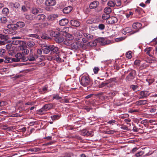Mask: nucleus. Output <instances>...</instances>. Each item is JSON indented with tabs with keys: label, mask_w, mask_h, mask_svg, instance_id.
<instances>
[{
	"label": "nucleus",
	"mask_w": 157,
	"mask_h": 157,
	"mask_svg": "<svg viewBox=\"0 0 157 157\" xmlns=\"http://www.w3.org/2000/svg\"><path fill=\"white\" fill-rule=\"evenodd\" d=\"M15 58H13L14 62H25L27 61L28 59L21 53H17L15 55Z\"/></svg>",
	"instance_id": "2"
},
{
	"label": "nucleus",
	"mask_w": 157,
	"mask_h": 157,
	"mask_svg": "<svg viewBox=\"0 0 157 157\" xmlns=\"http://www.w3.org/2000/svg\"><path fill=\"white\" fill-rule=\"evenodd\" d=\"M130 72L128 75L126 77L125 80L127 81H131L134 79L136 76V71L135 70H131Z\"/></svg>",
	"instance_id": "3"
},
{
	"label": "nucleus",
	"mask_w": 157,
	"mask_h": 157,
	"mask_svg": "<svg viewBox=\"0 0 157 157\" xmlns=\"http://www.w3.org/2000/svg\"><path fill=\"white\" fill-rule=\"evenodd\" d=\"M4 62L5 63H11L14 62L13 58H11L8 56H6L4 58Z\"/></svg>",
	"instance_id": "22"
},
{
	"label": "nucleus",
	"mask_w": 157,
	"mask_h": 157,
	"mask_svg": "<svg viewBox=\"0 0 157 157\" xmlns=\"http://www.w3.org/2000/svg\"><path fill=\"white\" fill-rule=\"evenodd\" d=\"M83 35L88 40H91L94 37L93 35L86 33H84Z\"/></svg>",
	"instance_id": "30"
},
{
	"label": "nucleus",
	"mask_w": 157,
	"mask_h": 157,
	"mask_svg": "<svg viewBox=\"0 0 157 157\" xmlns=\"http://www.w3.org/2000/svg\"><path fill=\"white\" fill-rule=\"evenodd\" d=\"M140 97L139 98V99L144 98L149 95V93L148 91H142L140 93Z\"/></svg>",
	"instance_id": "10"
},
{
	"label": "nucleus",
	"mask_w": 157,
	"mask_h": 157,
	"mask_svg": "<svg viewBox=\"0 0 157 157\" xmlns=\"http://www.w3.org/2000/svg\"><path fill=\"white\" fill-rule=\"evenodd\" d=\"M28 36L37 39H39L40 37L39 35L37 34H30L28 35Z\"/></svg>",
	"instance_id": "44"
},
{
	"label": "nucleus",
	"mask_w": 157,
	"mask_h": 157,
	"mask_svg": "<svg viewBox=\"0 0 157 157\" xmlns=\"http://www.w3.org/2000/svg\"><path fill=\"white\" fill-rule=\"evenodd\" d=\"M26 58L28 59L27 61L29 60L30 61H34L36 60L33 54L32 53H30L28 57H26Z\"/></svg>",
	"instance_id": "32"
},
{
	"label": "nucleus",
	"mask_w": 157,
	"mask_h": 157,
	"mask_svg": "<svg viewBox=\"0 0 157 157\" xmlns=\"http://www.w3.org/2000/svg\"><path fill=\"white\" fill-rule=\"evenodd\" d=\"M107 5L110 7H113L115 6V2L112 1H109L107 3Z\"/></svg>",
	"instance_id": "52"
},
{
	"label": "nucleus",
	"mask_w": 157,
	"mask_h": 157,
	"mask_svg": "<svg viewBox=\"0 0 157 157\" xmlns=\"http://www.w3.org/2000/svg\"><path fill=\"white\" fill-rule=\"evenodd\" d=\"M29 52V51L28 49H23L22 50V53L23 56H24V55H27Z\"/></svg>",
	"instance_id": "62"
},
{
	"label": "nucleus",
	"mask_w": 157,
	"mask_h": 157,
	"mask_svg": "<svg viewBox=\"0 0 157 157\" xmlns=\"http://www.w3.org/2000/svg\"><path fill=\"white\" fill-rule=\"evenodd\" d=\"M53 60H55L58 62H64V60L63 59L62 57L65 58L64 57H62L61 55L59 53H52Z\"/></svg>",
	"instance_id": "4"
},
{
	"label": "nucleus",
	"mask_w": 157,
	"mask_h": 157,
	"mask_svg": "<svg viewBox=\"0 0 157 157\" xmlns=\"http://www.w3.org/2000/svg\"><path fill=\"white\" fill-rule=\"evenodd\" d=\"M63 157H74V155L72 153L66 154L62 156Z\"/></svg>",
	"instance_id": "48"
},
{
	"label": "nucleus",
	"mask_w": 157,
	"mask_h": 157,
	"mask_svg": "<svg viewBox=\"0 0 157 157\" xmlns=\"http://www.w3.org/2000/svg\"><path fill=\"white\" fill-rule=\"evenodd\" d=\"M116 94V92H115L113 91L109 93V97L112 99V98L115 96Z\"/></svg>",
	"instance_id": "59"
},
{
	"label": "nucleus",
	"mask_w": 157,
	"mask_h": 157,
	"mask_svg": "<svg viewBox=\"0 0 157 157\" xmlns=\"http://www.w3.org/2000/svg\"><path fill=\"white\" fill-rule=\"evenodd\" d=\"M98 27L100 30H103L105 28V25L103 24H101L99 25Z\"/></svg>",
	"instance_id": "58"
},
{
	"label": "nucleus",
	"mask_w": 157,
	"mask_h": 157,
	"mask_svg": "<svg viewBox=\"0 0 157 157\" xmlns=\"http://www.w3.org/2000/svg\"><path fill=\"white\" fill-rule=\"evenodd\" d=\"M143 62V61H140L139 60H136L134 62V64L135 65H139L141 63L142 64Z\"/></svg>",
	"instance_id": "61"
},
{
	"label": "nucleus",
	"mask_w": 157,
	"mask_h": 157,
	"mask_svg": "<svg viewBox=\"0 0 157 157\" xmlns=\"http://www.w3.org/2000/svg\"><path fill=\"white\" fill-rule=\"evenodd\" d=\"M46 59L48 60H53L52 53H51L48 56H46Z\"/></svg>",
	"instance_id": "42"
},
{
	"label": "nucleus",
	"mask_w": 157,
	"mask_h": 157,
	"mask_svg": "<svg viewBox=\"0 0 157 157\" xmlns=\"http://www.w3.org/2000/svg\"><path fill=\"white\" fill-rule=\"evenodd\" d=\"M112 11V10L111 8L109 7H107L105 8L104 10V12L105 13H107L109 14Z\"/></svg>",
	"instance_id": "37"
},
{
	"label": "nucleus",
	"mask_w": 157,
	"mask_h": 157,
	"mask_svg": "<svg viewBox=\"0 0 157 157\" xmlns=\"http://www.w3.org/2000/svg\"><path fill=\"white\" fill-rule=\"evenodd\" d=\"M3 32L6 35L8 34H11L13 33L12 32L8 29H4L3 30Z\"/></svg>",
	"instance_id": "43"
},
{
	"label": "nucleus",
	"mask_w": 157,
	"mask_h": 157,
	"mask_svg": "<svg viewBox=\"0 0 157 157\" xmlns=\"http://www.w3.org/2000/svg\"><path fill=\"white\" fill-rule=\"evenodd\" d=\"M80 82L81 85L84 87H86L91 84L90 79L88 76H82L81 78Z\"/></svg>",
	"instance_id": "1"
},
{
	"label": "nucleus",
	"mask_w": 157,
	"mask_h": 157,
	"mask_svg": "<svg viewBox=\"0 0 157 157\" xmlns=\"http://www.w3.org/2000/svg\"><path fill=\"white\" fill-rule=\"evenodd\" d=\"M82 32L81 30L75 31H74V34L76 38H75V40L77 41H79L80 38L82 36Z\"/></svg>",
	"instance_id": "6"
},
{
	"label": "nucleus",
	"mask_w": 157,
	"mask_h": 157,
	"mask_svg": "<svg viewBox=\"0 0 157 157\" xmlns=\"http://www.w3.org/2000/svg\"><path fill=\"white\" fill-rule=\"evenodd\" d=\"M72 9V7L71 6H69L65 8L63 10V12L64 13L67 14L70 13Z\"/></svg>",
	"instance_id": "20"
},
{
	"label": "nucleus",
	"mask_w": 157,
	"mask_h": 157,
	"mask_svg": "<svg viewBox=\"0 0 157 157\" xmlns=\"http://www.w3.org/2000/svg\"><path fill=\"white\" fill-rule=\"evenodd\" d=\"M7 28L8 29L10 30L11 31V30H16L17 29V27L15 26V25L13 24H10L8 25L7 26Z\"/></svg>",
	"instance_id": "21"
},
{
	"label": "nucleus",
	"mask_w": 157,
	"mask_h": 157,
	"mask_svg": "<svg viewBox=\"0 0 157 157\" xmlns=\"http://www.w3.org/2000/svg\"><path fill=\"white\" fill-rule=\"evenodd\" d=\"M69 22L68 20L66 18L62 19L59 21V25L61 26H64Z\"/></svg>",
	"instance_id": "16"
},
{
	"label": "nucleus",
	"mask_w": 157,
	"mask_h": 157,
	"mask_svg": "<svg viewBox=\"0 0 157 157\" xmlns=\"http://www.w3.org/2000/svg\"><path fill=\"white\" fill-rule=\"evenodd\" d=\"M147 100H140L136 101L135 104L137 105H142L147 104Z\"/></svg>",
	"instance_id": "15"
},
{
	"label": "nucleus",
	"mask_w": 157,
	"mask_h": 157,
	"mask_svg": "<svg viewBox=\"0 0 157 157\" xmlns=\"http://www.w3.org/2000/svg\"><path fill=\"white\" fill-rule=\"evenodd\" d=\"M77 43H75V44H71V47L73 49H77L78 48V46L77 45Z\"/></svg>",
	"instance_id": "64"
},
{
	"label": "nucleus",
	"mask_w": 157,
	"mask_h": 157,
	"mask_svg": "<svg viewBox=\"0 0 157 157\" xmlns=\"http://www.w3.org/2000/svg\"><path fill=\"white\" fill-rule=\"evenodd\" d=\"M19 37H12L11 39L13 40H12V44L13 45H18L19 44L21 45V44L23 43V41H22L20 40H17L18 39H20Z\"/></svg>",
	"instance_id": "8"
},
{
	"label": "nucleus",
	"mask_w": 157,
	"mask_h": 157,
	"mask_svg": "<svg viewBox=\"0 0 157 157\" xmlns=\"http://www.w3.org/2000/svg\"><path fill=\"white\" fill-rule=\"evenodd\" d=\"M45 108V110L47 111L48 110L51 109L53 106V104H48L44 105L43 106Z\"/></svg>",
	"instance_id": "25"
},
{
	"label": "nucleus",
	"mask_w": 157,
	"mask_h": 157,
	"mask_svg": "<svg viewBox=\"0 0 157 157\" xmlns=\"http://www.w3.org/2000/svg\"><path fill=\"white\" fill-rule=\"evenodd\" d=\"M152 48L149 47L147 48L144 50V51L146 52V54L150 56V52L152 50Z\"/></svg>",
	"instance_id": "46"
},
{
	"label": "nucleus",
	"mask_w": 157,
	"mask_h": 157,
	"mask_svg": "<svg viewBox=\"0 0 157 157\" xmlns=\"http://www.w3.org/2000/svg\"><path fill=\"white\" fill-rule=\"evenodd\" d=\"M70 23L72 26L78 27L80 25V23L77 20H72L70 21Z\"/></svg>",
	"instance_id": "11"
},
{
	"label": "nucleus",
	"mask_w": 157,
	"mask_h": 157,
	"mask_svg": "<svg viewBox=\"0 0 157 157\" xmlns=\"http://www.w3.org/2000/svg\"><path fill=\"white\" fill-rule=\"evenodd\" d=\"M8 21L7 18L5 17H2L0 18V23L2 24H6Z\"/></svg>",
	"instance_id": "27"
},
{
	"label": "nucleus",
	"mask_w": 157,
	"mask_h": 157,
	"mask_svg": "<svg viewBox=\"0 0 157 157\" xmlns=\"http://www.w3.org/2000/svg\"><path fill=\"white\" fill-rule=\"evenodd\" d=\"M51 51L53 52L52 53H59V48L54 45H51Z\"/></svg>",
	"instance_id": "18"
},
{
	"label": "nucleus",
	"mask_w": 157,
	"mask_h": 157,
	"mask_svg": "<svg viewBox=\"0 0 157 157\" xmlns=\"http://www.w3.org/2000/svg\"><path fill=\"white\" fill-rule=\"evenodd\" d=\"M46 16L43 14H40L36 16L34 19L37 21L42 22L45 21Z\"/></svg>",
	"instance_id": "7"
},
{
	"label": "nucleus",
	"mask_w": 157,
	"mask_h": 157,
	"mask_svg": "<svg viewBox=\"0 0 157 157\" xmlns=\"http://www.w3.org/2000/svg\"><path fill=\"white\" fill-rule=\"evenodd\" d=\"M84 135H85L87 136H93V132H90L87 131H85L84 132Z\"/></svg>",
	"instance_id": "53"
},
{
	"label": "nucleus",
	"mask_w": 157,
	"mask_h": 157,
	"mask_svg": "<svg viewBox=\"0 0 157 157\" xmlns=\"http://www.w3.org/2000/svg\"><path fill=\"white\" fill-rule=\"evenodd\" d=\"M63 34L60 33L59 32H58V31H56V33L54 35V36H53L54 37L55 39H56V37H58L59 36H61V35H63Z\"/></svg>",
	"instance_id": "60"
},
{
	"label": "nucleus",
	"mask_w": 157,
	"mask_h": 157,
	"mask_svg": "<svg viewBox=\"0 0 157 157\" xmlns=\"http://www.w3.org/2000/svg\"><path fill=\"white\" fill-rule=\"evenodd\" d=\"M99 4V2L98 1H94L92 2L90 5V7L91 9L96 8L98 5Z\"/></svg>",
	"instance_id": "17"
},
{
	"label": "nucleus",
	"mask_w": 157,
	"mask_h": 157,
	"mask_svg": "<svg viewBox=\"0 0 157 157\" xmlns=\"http://www.w3.org/2000/svg\"><path fill=\"white\" fill-rule=\"evenodd\" d=\"M58 17L57 15L52 14L49 15L48 17L49 20L51 21L54 20L56 18Z\"/></svg>",
	"instance_id": "36"
},
{
	"label": "nucleus",
	"mask_w": 157,
	"mask_h": 157,
	"mask_svg": "<svg viewBox=\"0 0 157 157\" xmlns=\"http://www.w3.org/2000/svg\"><path fill=\"white\" fill-rule=\"evenodd\" d=\"M43 49L44 53L45 54L48 53L50 51H51V45L45 46Z\"/></svg>",
	"instance_id": "12"
},
{
	"label": "nucleus",
	"mask_w": 157,
	"mask_h": 157,
	"mask_svg": "<svg viewBox=\"0 0 157 157\" xmlns=\"http://www.w3.org/2000/svg\"><path fill=\"white\" fill-rule=\"evenodd\" d=\"M51 117L53 121L58 119L60 118V116L59 115L51 116Z\"/></svg>",
	"instance_id": "47"
},
{
	"label": "nucleus",
	"mask_w": 157,
	"mask_h": 157,
	"mask_svg": "<svg viewBox=\"0 0 157 157\" xmlns=\"http://www.w3.org/2000/svg\"><path fill=\"white\" fill-rule=\"evenodd\" d=\"M69 28L68 27H62L61 30V33L63 34V33H67L68 31Z\"/></svg>",
	"instance_id": "38"
},
{
	"label": "nucleus",
	"mask_w": 157,
	"mask_h": 157,
	"mask_svg": "<svg viewBox=\"0 0 157 157\" xmlns=\"http://www.w3.org/2000/svg\"><path fill=\"white\" fill-rule=\"evenodd\" d=\"M115 4L118 6H120L121 5V0H115Z\"/></svg>",
	"instance_id": "57"
},
{
	"label": "nucleus",
	"mask_w": 157,
	"mask_h": 157,
	"mask_svg": "<svg viewBox=\"0 0 157 157\" xmlns=\"http://www.w3.org/2000/svg\"><path fill=\"white\" fill-rule=\"evenodd\" d=\"M54 40L57 43H61L63 41L64 38L63 37L61 36H59L56 39H54Z\"/></svg>",
	"instance_id": "23"
},
{
	"label": "nucleus",
	"mask_w": 157,
	"mask_h": 157,
	"mask_svg": "<svg viewBox=\"0 0 157 157\" xmlns=\"http://www.w3.org/2000/svg\"><path fill=\"white\" fill-rule=\"evenodd\" d=\"M0 39L2 40L6 41L8 39H10V38L8 35L6 34H0Z\"/></svg>",
	"instance_id": "19"
},
{
	"label": "nucleus",
	"mask_w": 157,
	"mask_h": 157,
	"mask_svg": "<svg viewBox=\"0 0 157 157\" xmlns=\"http://www.w3.org/2000/svg\"><path fill=\"white\" fill-rule=\"evenodd\" d=\"M141 26V24L138 22L134 23L132 25L133 28L136 30L138 29Z\"/></svg>",
	"instance_id": "29"
},
{
	"label": "nucleus",
	"mask_w": 157,
	"mask_h": 157,
	"mask_svg": "<svg viewBox=\"0 0 157 157\" xmlns=\"http://www.w3.org/2000/svg\"><path fill=\"white\" fill-rule=\"evenodd\" d=\"M15 25L17 26L20 28H23L25 25V23L22 21L17 22Z\"/></svg>",
	"instance_id": "31"
},
{
	"label": "nucleus",
	"mask_w": 157,
	"mask_h": 157,
	"mask_svg": "<svg viewBox=\"0 0 157 157\" xmlns=\"http://www.w3.org/2000/svg\"><path fill=\"white\" fill-rule=\"evenodd\" d=\"M117 77L113 78H112L108 80H107V82H108L109 83L110 82H120L121 79H122V78L121 77V78H120L119 79L117 80Z\"/></svg>",
	"instance_id": "26"
},
{
	"label": "nucleus",
	"mask_w": 157,
	"mask_h": 157,
	"mask_svg": "<svg viewBox=\"0 0 157 157\" xmlns=\"http://www.w3.org/2000/svg\"><path fill=\"white\" fill-rule=\"evenodd\" d=\"M63 43L66 45H70L72 44V41L70 40V39H66L63 40Z\"/></svg>",
	"instance_id": "35"
},
{
	"label": "nucleus",
	"mask_w": 157,
	"mask_h": 157,
	"mask_svg": "<svg viewBox=\"0 0 157 157\" xmlns=\"http://www.w3.org/2000/svg\"><path fill=\"white\" fill-rule=\"evenodd\" d=\"M126 57L129 59H130L132 57L131 52V51H129L127 52L126 54Z\"/></svg>",
	"instance_id": "63"
},
{
	"label": "nucleus",
	"mask_w": 157,
	"mask_h": 157,
	"mask_svg": "<svg viewBox=\"0 0 157 157\" xmlns=\"http://www.w3.org/2000/svg\"><path fill=\"white\" fill-rule=\"evenodd\" d=\"M118 20L115 17H110L107 20V22L109 24H115L117 22Z\"/></svg>",
	"instance_id": "9"
},
{
	"label": "nucleus",
	"mask_w": 157,
	"mask_h": 157,
	"mask_svg": "<svg viewBox=\"0 0 157 157\" xmlns=\"http://www.w3.org/2000/svg\"><path fill=\"white\" fill-rule=\"evenodd\" d=\"M48 87L45 86L43 88L40 89V91L41 92V94H44L46 93Z\"/></svg>",
	"instance_id": "39"
},
{
	"label": "nucleus",
	"mask_w": 157,
	"mask_h": 157,
	"mask_svg": "<svg viewBox=\"0 0 157 157\" xmlns=\"http://www.w3.org/2000/svg\"><path fill=\"white\" fill-rule=\"evenodd\" d=\"M2 12L4 14H7L9 13V10L7 8H4L2 10Z\"/></svg>",
	"instance_id": "50"
},
{
	"label": "nucleus",
	"mask_w": 157,
	"mask_h": 157,
	"mask_svg": "<svg viewBox=\"0 0 157 157\" xmlns=\"http://www.w3.org/2000/svg\"><path fill=\"white\" fill-rule=\"evenodd\" d=\"M6 48L8 52L9 55L13 56L14 53V47L13 44H9L6 46Z\"/></svg>",
	"instance_id": "5"
},
{
	"label": "nucleus",
	"mask_w": 157,
	"mask_h": 157,
	"mask_svg": "<svg viewBox=\"0 0 157 157\" xmlns=\"http://www.w3.org/2000/svg\"><path fill=\"white\" fill-rule=\"evenodd\" d=\"M97 40L98 42L101 43L103 45H105L107 44V43L105 42V41L104 38L100 37L98 38Z\"/></svg>",
	"instance_id": "33"
},
{
	"label": "nucleus",
	"mask_w": 157,
	"mask_h": 157,
	"mask_svg": "<svg viewBox=\"0 0 157 157\" xmlns=\"http://www.w3.org/2000/svg\"><path fill=\"white\" fill-rule=\"evenodd\" d=\"M10 4L11 6H13L15 8L17 9H20L21 7L20 4L18 2H16L14 3H11Z\"/></svg>",
	"instance_id": "28"
},
{
	"label": "nucleus",
	"mask_w": 157,
	"mask_h": 157,
	"mask_svg": "<svg viewBox=\"0 0 157 157\" xmlns=\"http://www.w3.org/2000/svg\"><path fill=\"white\" fill-rule=\"evenodd\" d=\"M6 52L5 49L2 48H0V56H4Z\"/></svg>",
	"instance_id": "56"
},
{
	"label": "nucleus",
	"mask_w": 157,
	"mask_h": 157,
	"mask_svg": "<svg viewBox=\"0 0 157 157\" xmlns=\"http://www.w3.org/2000/svg\"><path fill=\"white\" fill-rule=\"evenodd\" d=\"M45 4L47 6H53L56 4L55 0H47L45 2Z\"/></svg>",
	"instance_id": "14"
},
{
	"label": "nucleus",
	"mask_w": 157,
	"mask_h": 157,
	"mask_svg": "<svg viewBox=\"0 0 157 157\" xmlns=\"http://www.w3.org/2000/svg\"><path fill=\"white\" fill-rule=\"evenodd\" d=\"M32 29H29L27 28H25L23 29L22 30V32L24 34H26L29 31H32Z\"/></svg>",
	"instance_id": "41"
},
{
	"label": "nucleus",
	"mask_w": 157,
	"mask_h": 157,
	"mask_svg": "<svg viewBox=\"0 0 157 157\" xmlns=\"http://www.w3.org/2000/svg\"><path fill=\"white\" fill-rule=\"evenodd\" d=\"M108 83V82H102L101 84L98 85V87L99 88H102L107 85Z\"/></svg>",
	"instance_id": "55"
},
{
	"label": "nucleus",
	"mask_w": 157,
	"mask_h": 157,
	"mask_svg": "<svg viewBox=\"0 0 157 157\" xmlns=\"http://www.w3.org/2000/svg\"><path fill=\"white\" fill-rule=\"evenodd\" d=\"M26 45L29 48H33L35 45V44L34 42L29 40L27 42Z\"/></svg>",
	"instance_id": "24"
},
{
	"label": "nucleus",
	"mask_w": 157,
	"mask_h": 157,
	"mask_svg": "<svg viewBox=\"0 0 157 157\" xmlns=\"http://www.w3.org/2000/svg\"><path fill=\"white\" fill-rule=\"evenodd\" d=\"M144 154V152L142 151H140L137 153L135 155L137 157H140Z\"/></svg>",
	"instance_id": "54"
},
{
	"label": "nucleus",
	"mask_w": 157,
	"mask_h": 157,
	"mask_svg": "<svg viewBox=\"0 0 157 157\" xmlns=\"http://www.w3.org/2000/svg\"><path fill=\"white\" fill-rule=\"evenodd\" d=\"M41 38L45 40H48L49 39H50V37L48 36L47 34H43L41 36Z\"/></svg>",
	"instance_id": "45"
},
{
	"label": "nucleus",
	"mask_w": 157,
	"mask_h": 157,
	"mask_svg": "<svg viewBox=\"0 0 157 157\" xmlns=\"http://www.w3.org/2000/svg\"><path fill=\"white\" fill-rule=\"evenodd\" d=\"M46 111H47L45 110V108L43 106L41 109L38 110L37 114L40 115H42Z\"/></svg>",
	"instance_id": "34"
},
{
	"label": "nucleus",
	"mask_w": 157,
	"mask_h": 157,
	"mask_svg": "<svg viewBox=\"0 0 157 157\" xmlns=\"http://www.w3.org/2000/svg\"><path fill=\"white\" fill-rule=\"evenodd\" d=\"M66 39H70V40L72 41L74 39V37L72 35L68 34L67 35Z\"/></svg>",
	"instance_id": "49"
},
{
	"label": "nucleus",
	"mask_w": 157,
	"mask_h": 157,
	"mask_svg": "<svg viewBox=\"0 0 157 157\" xmlns=\"http://www.w3.org/2000/svg\"><path fill=\"white\" fill-rule=\"evenodd\" d=\"M95 21L94 19L92 18L90 19L87 20L86 21V22L87 24H91L93 23H94Z\"/></svg>",
	"instance_id": "51"
},
{
	"label": "nucleus",
	"mask_w": 157,
	"mask_h": 157,
	"mask_svg": "<svg viewBox=\"0 0 157 157\" xmlns=\"http://www.w3.org/2000/svg\"><path fill=\"white\" fill-rule=\"evenodd\" d=\"M110 15L107 13H104L102 15V18L103 19L107 20L110 18Z\"/></svg>",
	"instance_id": "40"
},
{
	"label": "nucleus",
	"mask_w": 157,
	"mask_h": 157,
	"mask_svg": "<svg viewBox=\"0 0 157 157\" xmlns=\"http://www.w3.org/2000/svg\"><path fill=\"white\" fill-rule=\"evenodd\" d=\"M42 10L40 8H33L32 9V12L34 14H36L42 12Z\"/></svg>",
	"instance_id": "13"
}]
</instances>
